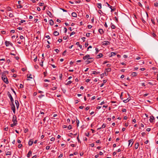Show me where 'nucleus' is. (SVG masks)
Returning a JSON list of instances; mask_svg holds the SVG:
<instances>
[{"instance_id":"nucleus-1","label":"nucleus","mask_w":158,"mask_h":158,"mask_svg":"<svg viewBox=\"0 0 158 158\" xmlns=\"http://www.w3.org/2000/svg\"><path fill=\"white\" fill-rule=\"evenodd\" d=\"M2 78L4 82L6 84H8L9 83L7 78L6 75L3 74L2 76Z\"/></svg>"},{"instance_id":"nucleus-2","label":"nucleus","mask_w":158,"mask_h":158,"mask_svg":"<svg viewBox=\"0 0 158 158\" xmlns=\"http://www.w3.org/2000/svg\"><path fill=\"white\" fill-rule=\"evenodd\" d=\"M11 109L13 110V113L15 114V105L14 103V102H11Z\"/></svg>"},{"instance_id":"nucleus-3","label":"nucleus","mask_w":158,"mask_h":158,"mask_svg":"<svg viewBox=\"0 0 158 158\" xmlns=\"http://www.w3.org/2000/svg\"><path fill=\"white\" fill-rule=\"evenodd\" d=\"M7 94L8 96L9 97V98L10 99L11 102L13 103V102H14V99H13L12 97V96L11 94L10 93V92L9 91H8L7 92Z\"/></svg>"},{"instance_id":"nucleus-4","label":"nucleus","mask_w":158,"mask_h":158,"mask_svg":"<svg viewBox=\"0 0 158 158\" xmlns=\"http://www.w3.org/2000/svg\"><path fill=\"white\" fill-rule=\"evenodd\" d=\"M93 58L90 57L89 58L87 59V60L85 61L87 64H88L91 62H92L93 61Z\"/></svg>"},{"instance_id":"nucleus-5","label":"nucleus","mask_w":158,"mask_h":158,"mask_svg":"<svg viewBox=\"0 0 158 158\" xmlns=\"http://www.w3.org/2000/svg\"><path fill=\"white\" fill-rule=\"evenodd\" d=\"M110 42L108 41H103L102 43V44L103 45H108L110 44Z\"/></svg>"},{"instance_id":"nucleus-6","label":"nucleus","mask_w":158,"mask_h":158,"mask_svg":"<svg viewBox=\"0 0 158 158\" xmlns=\"http://www.w3.org/2000/svg\"><path fill=\"white\" fill-rule=\"evenodd\" d=\"M15 103L16 106V108L17 109H18L19 106V103L18 101L17 100H15Z\"/></svg>"},{"instance_id":"nucleus-7","label":"nucleus","mask_w":158,"mask_h":158,"mask_svg":"<svg viewBox=\"0 0 158 158\" xmlns=\"http://www.w3.org/2000/svg\"><path fill=\"white\" fill-rule=\"evenodd\" d=\"M33 139H30L29 142H28V145L29 146H31L33 144Z\"/></svg>"},{"instance_id":"nucleus-8","label":"nucleus","mask_w":158,"mask_h":158,"mask_svg":"<svg viewBox=\"0 0 158 158\" xmlns=\"http://www.w3.org/2000/svg\"><path fill=\"white\" fill-rule=\"evenodd\" d=\"M12 121L13 122H17L16 117L15 115H14L13 117Z\"/></svg>"},{"instance_id":"nucleus-9","label":"nucleus","mask_w":158,"mask_h":158,"mask_svg":"<svg viewBox=\"0 0 158 158\" xmlns=\"http://www.w3.org/2000/svg\"><path fill=\"white\" fill-rule=\"evenodd\" d=\"M32 153V151L31 150H30L27 155V157H29L31 155Z\"/></svg>"},{"instance_id":"nucleus-10","label":"nucleus","mask_w":158,"mask_h":158,"mask_svg":"<svg viewBox=\"0 0 158 158\" xmlns=\"http://www.w3.org/2000/svg\"><path fill=\"white\" fill-rule=\"evenodd\" d=\"M154 119V117L152 116H150V119L149 121L151 123H152L153 122V120Z\"/></svg>"},{"instance_id":"nucleus-11","label":"nucleus","mask_w":158,"mask_h":158,"mask_svg":"<svg viewBox=\"0 0 158 158\" xmlns=\"http://www.w3.org/2000/svg\"><path fill=\"white\" fill-rule=\"evenodd\" d=\"M98 31L99 33L101 35L103 34L104 32L103 30L101 29H99Z\"/></svg>"},{"instance_id":"nucleus-12","label":"nucleus","mask_w":158,"mask_h":158,"mask_svg":"<svg viewBox=\"0 0 158 158\" xmlns=\"http://www.w3.org/2000/svg\"><path fill=\"white\" fill-rule=\"evenodd\" d=\"M90 56L89 55V54H87V55H86V56H84L83 57V59L84 60H86L87 59H88V58H89Z\"/></svg>"},{"instance_id":"nucleus-13","label":"nucleus","mask_w":158,"mask_h":158,"mask_svg":"<svg viewBox=\"0 0 158 158\" xmlns=\"http://www.w3.org/2000/svg\"><path fill=\"white\" fill-rule=\"evenodd\" d=\"M102 56H103V54L102 53H100L98 55H97V56H96V58L97 59H99V58H101V57H102Z\"/></svg>"},{"instance_id":"nucleus-14","label":"nucleus","mask_w":158,"mask_h":158,"mask_svg":"<svg viewBox=\"0 0 158 158\" xmlns=\"http://www.w3.org/2000/svg\"><path fill=\"white\" fill-rule=\"evenodd\" d=\"M54 23V22L52 19H50L49 20V24L50 25H53Z\"/></svg>"},{"instance_id":"nucleus-15","label":"nucleus","mask_w":158,"mask_h":158,"mask_svg":"<svg viewBox=\"0 0 158 158\" xmlns=\"http://www.w3.org/2000/svg\"><path fill=\"white\" fill-rule=\"evenodd\" d=\"M72 16L73 17H76L77 16V14L75 12H73L72 13Z\"/></svg>"},{"instance_id":"nucleus-16","label":"nucleus","mask_w":158,"mask_h":158,"mask_svg":"<svg viewBox=\"0 0 158 158\" xmlns=\"http://www.w3.org/2000/svg\"><path fill=\"white\" fill-rule=\"evenodd\" d=\"M97 7L99 8V9H101L102 8V4L101 3H97Z\"/></svg>"},{"instance_id":"nucleus-17","label":"nucleus","mask_w":158,"mask_h":158,"mask_svg":"<svg viewBox=\"0 0 158 158\" xmlns=\"http://www.w3.org/2000/svg\"><path fill=\"white\" fill-rule=\"evenodd\" d=\"M137 75V73L136 72H133L131 74V76L132 77L136 76Z\"/></svg>"},{"instance_id":"nucleus-18","label":"nucleus","mask_w":158,"mask_h":158,"mask_svg":"<svg viewBox=\"0 0 158 158\" xmlns=\"http://www.w3.org/2000/svg\"><path fill=\"white\" fill-rule=\"evenodd\" d=\"M54 34L55 36H57L59 35V33L56 31H55L54 32Z\"/></svg>"},{"instance_id":"nucleus-19","label":"nucleus","mask_w":158,"mask_h":158,"mask_svg":"<svg viewBox=\"0 0 158 158\" xmlns=\"http://www.w3.org/2000/svg\"><path fill=\"white\" fill-rule=\"evenodd\" d=\"M17 124V123L13 122V123L11 124H10V126L11 127H13L14 126H15Z\"/></svg>"},{"instance_id":"nucleus-20","label":"nucleus","mask_w":158,"mask_h":158,"mask_svg":"<svg viewBox=\"0 0 158 158\" xmlns=\"http://www.w3.org/2000/svg\"><path fill=\"white\" fill-rule=\"evenodd\" d=\"M139 146V144L138 143H136L135 145V149H137Z\"/></svg>"},{"instance_id":"nucleus-21","label":"nucleus","mask_w":158,"mask_h":158,"mask_svg":"<svg viewBox=\"0 0 158 158\" xmlns=\"http://www.w3.org/2000/svg\"><path fill=\"white\" fill-rule=\"evenodd\" d=\"M100 73V72H96V71H94L93 72V74H98Z\"/></svg>"},{"instance_id":"nucleus-22","label":"nucleus","mask_w":158,"mask_h":158,"mask_svg":"<svg viewBox=\"0 0 158 158\" xmlns=\"http://www.w3.org/2000/svg\"><path fill=\"white\" fill-rule=\"evenodd\" d=\"M111 27L112 29H114L115 28V26L112 23H111Z\"/></svg>"},{"instance_id":"nucleus-23","label":"nucleus","mask_w":158,"mask_h":158,"mask_svg":"<svg viewBox=\"0 0 158 158\" xmlns=\"http://www.w3.org/2000/svg\"><path fill=\"white\" fill-rule=\"evenodd\" d=\"M116 53L114 52H111V55L110 56V57H111L113 56H115L116 55Z\"/></svg>"},{"instance_id":"nucleus-24","label":"nucleus","mask_w":158,"mask_h":158,"mask_svg":"<svg viewBox=\"0 0 158 158\" xmlns=\"http://www.w3.org/2000/svg\"><path fill=\"white\" fill-rule=\"evenodd\" d=\"M6 10L7 11H11V8L10 7L8 6L6 8Z\"/></svg>"},{"instance_id":"nucleus-25","label":"nucleus","mask_w":158,"mask_h":158,"mask_svg":"<svg viewBox=\"0 0 158 158\" xmlns=\"http://www.w3.org/2000/svg\"><path fill=\"white\" fill-rule=\"evenodd\" d=\"M11 155V152H10L8 151L6 153V155Z\"/></svg>"},{"instance_id":"nucleus-26","label":"nucleus","mask_w":158,"mask_h":158,"mask_svg":"<svg viewBox=\"0 0 158 158\" xmlns=\"http://www.w3.org/2000/svg\"><path fill=\"white\" fill-rule=\"evenodd\" d=\"M5 43L6 45V46H8L9 45V44H10V42H8V41H6L5 42Z\"/></svg>"},{"instance_id":"nucleus-27","label":"nucleus","mask_w":158,"mask_h":158,"mask_svg":"<svg viewBox=\"0 0 158 158\" xmlns=\"http://www.w3.org/2000/svg\"><path fill=\"white\" fill-rule=\"evenodd\" d=\"M72 83V81H68L67 82V83L65 85H68L70 84H71Z\"/></svg>"},{"instance_id":"nucleus-28","label":"nucleus","mask_w":158,"mask_h":158,"mask_svg":"<svg viewBox=\"0 0 158 158\" xmlns=\"http://www.w3.org/2000/svg\"><path fill=\"white\" fill-rule=\"evenodd\" d=\"M133 140V139H131L130 140L128 141V142H129L128 146H130V145L131 144V143L132 142Z\"/></svg>"},{"instance_id":"nucleus-29","label":"nucleus","mask_w":158,"mask_h":158,"mask_svg":"<svg viewBox=\"0 0 158 158\" xmlns=\"http://www.w3.org/2000/svg\"><path fill=\"white\" fill-rule=\"evenodd\" d=\"M130 99H128V98H127V99L123 100V102H124L126 103L130 101Z\"/></svg>"},{"instance_id":"nucleus-30","label":"nucleus","mask_w":158,"mask_h":158,"mask_svg":"<svg viewBox=\"0 0 158 158\" xmlns=\"http://www.w3.org/2000/svg\"><path fill=\"white\" fill-rule=\"evenodd\" d=\"M76 122H77V126L78 127L79 126V120L77 119H76Z\"/></svg>"},{"instance_id":"nucleus-31","label":"nucleus","mask_w":158,"mask_h":158,"mask_svg":"<svg viewBox=\"0 0 158 158\" xmlns=\"http://www.w3.org/2000/svg\"><path fill=\"white\" fill-rule=\"evenodd\" d=\"M111 69L110 68H108L106 69V70L107 72H110L111 70Z\"/></svg>"},{"instance_id":"nucleus-32","label":"nucleus","mask_w":158,"mask_h":158,"mask_svg":"<svg viewBox=\"0 0 158 158\" xmlns=\"http://www.w3.org/2000/svg\"><path fill=\"white\" fill-rule=\"evenodd\" d=\"M106 5H107V6L109 7H110V9H111V7H112V6H110V4L107 2H106Z\"/></svg>"},{"instance_id":"nucleus-33","label":"nucleus","mask_w":158,"mask_h":158,"mask_svg":"<svg viewBox=\"0 0 158 158\" xmlns=\"http://www.w3.org/2000/svg\"><path fill=\"white\" fill-rule=\"evenodd\" d=\"M9 16L10 17V18H12V17H14V15H13V14L12 13H10L9 14Z\"/></svg>"},{"instance_id":"nucleus-34","label":"nucleus","mask_w":158,"mask_h":158,"mask_svg":"<svg viewBox=\"0 0 158 158\" xmlns=\"http://www.w3.org/2000/svg\"><path fill=\"white\" fill-rule=\"evenodd\" d=\"M48 15L49 16V17H52L51 16L52 15V13L50 11H48Z\"/></svg>"},{"instance_id":"nucleus-35","label":"nucleus","mask_w":158,"mask_h":158,"mask_svg":"<svg viewBox=\"0 0 158 158\" xmlns=\"http://www.w3.org/2000/svg\"><path fill=\"white\" fill-rule=\"evenodd\" d=\"M154 6L156 7L158 6V3L157 2H155L154 3Z\"/></svg>"},{"instance_id":"nucleus-36","label":"nucleus","mask_w":158,"mask_h":158,"mask_svg":"<svg viewBox=\"0 0 158 158\" xmlns=\"http://www.w3.org/2000/svg\"><path fill=\"white\" fill-rule=\"evenodd\" d=\"M39 5L40 6H43L44 5V3H42V2H40L39 3Z\"/></svg>"},{"instance_id":"nucleus-37","label":"nucleus","mask_w":158,"mask_h":158,"mask_svg":"<svg viewBox=\"0 0 158 158\" xmlns=\"http://www.w3.org/2000/svg\"><path fill=\"white\" fill-rule=\"evenodd\" d=\"M106 127V124L104 123H103V124L102 125L101 127L102 128H104Z\"/></svg>"},{"instance_id":"nucleus-38","label":"nucleus","mask_w":158,"mask_h":158,"mask_svg":"<svg viewBox=\"0 0 158 158\" xmlns=\"http://www.w3.org/2000/svg\"><path fill=\"white\" fill-rule=\"evenodd\" d=\"M72 128V126L71 125H69L68 126V128L69 130H70V129H71Z\"/></svg>"},{"instance_id":"nucleus-39","label":"nucleus","mask_w":158,"mask_h":158,"mask_svg":"<svg viewBox=\"0 0 158 158\" xmlns=\"http://www.w3.org/2000/svg\"><path fill=\"white\" fill-rule=\"evenodd\" d=\"M138 5H139L141 7H142L143 6L141 4V3L140 2H138Z\"/></svg>"},{"instance_id":"nucleus-40","label":"nucleus","mask_w":158,"mask_h":158,"mask_svg":"<svg viewBox=\"0 0 158 158\" xmlns=\"http://www.w3.org/2000/svg\"><path fill=\"white\" fill-rule=\"evenodd\" d=\"M66 52V50H65L62 53V55L64 56H65V53Z\"/></svg>"},{"instance_id":"nucleus-41","label":"nucleus","mask_w":158,"mask_h":158,"mask_svg":"<svg viewBox=\"0 0 158 158\" xmlns=\"http://www.w3.org/2000/svg\"><path fill=\"white\" fill-rule=\"evenodd\" d=\"M22 6H23L22 5H19L17 6V7L18 8H22Z\"/></svg>"},{"instance_id":"nucleus-42","label":"nucleus","mask_w":158,"mask_h":158,"mask_svg":"<svg viewBox=\"0 0 158 158\" xmlns=\"http://www.w3.org/2000/svg\"><path fill=\"white\" fill-rule=\"evenodd\" d=\"M62 73H61L60 75V80H62Z\"/></svg>"},{"instance_id":"nucleus-43","label":"nucleus","mask_w":158,"mask_h":158,"mask_svg":"<svg viewBox=\"0 0 158 158\" xmlns=\"http://www.w3.org/2000/svg\"><path fill=\"white\" fill-rule=\"evenodd\" d=\"M22 146V145L21 144H19L18 145V148H21Z\"/></svg>"},{"instance_id":"nucleus-44","label":"nucleus","mask_w":158,"mask_h":158,"mask_svg":"<svg viewBox=\"0 0 158 158\" xmlns=\"http://www.w3.org/2000/svg\"><path fill=\"white\" fill-rule=\"evenodd\" d=\"M28 129L27 128H26L24 130V132L25 133H26L27 132H28Z\"/></svg>"},{"instance_id":"nucleus-45","label":"nucleus","mask_w":158,"mask_h":158,"mask_svg":"<svg viewBox=\"0 0 158 158\" xmlns=\"http://www.w3.org/2000/svg\"><path fill=\"white\" fill-rule=\"evenodd\" d=\"M95 50H96V54H97L99 52V50H98V49L97 48H95Z\"/></svg>"},{"instance_id":"nucleus-46","label":"nucleus","mask_w":158,"mask_h":158,"mask_svg":"<svg viewBox=\"0 0 158 158\" xmlns=\"http://www.w3.org/2000/svg\"><path fill=\"white\" fill-rule=\"evenodd\" d=\"M54 51H56L57 53H58L59 52V50L57 49H54Z\"/></svg>"},{"instance_id":"nucleus-47","label":"nucleus","mask_w":158,"mask_h":158,"mask_svg":"<svg viewBox=\"0 0 158 158\" xmlns=\"http://www.w3.org/2000/svg\"><path fill=\"white\" fill-rule=\"evenodd\" d=\"M96 143H101V141L100 140H98L96 141Z\"/></svg>"},{"instance_id":"nucleus-48","label":"nucleus","mask_w":158,"mask_h":158,"mask_svg":"<svg viewBox=\"0 0 158 158\" xmlns=\"http://www.w3.org/2000/svg\"><path fill=\"white\" fill-rule=\"evenodd\" d=\"M31 74H30V75L28 76V75H27V78H32V77H31Z\"/></svg>"},{"instance_id":"nucleus-49","label":"nucleus","mask_w":158,"mask_h":158,"mask_svg":"<svg viewBox=\"0 0 158 158\" xmlns=\"http://www.w3.org/2000/svg\"><path fill=\"white\" fill-rule=\"evenodd\" d=\"M20 87L21 88H23V87H24V86H23V85H22V84H20Z\"/></svg>"},{"instance_id":"nucleus-50","label":"nucleus","mask_w":158,"mask_h":158,"mask_svg":"<svg viewBox=\"0 0 158 158\" xmlns=\"http://www.w3.org/2000/svg\"><path fill=\"white\" fill-rule=\"evenodd\" d=\"M57 88V87H54L52 89L54 90L56 89Z\"/></svg>"},{"instance_id":"nucleus-51","label":"nucleus","mask_w":158,"mask_h":158,"mask_svg":"<svg viewBox=\"0 0 158 158\" xmlns=\"http://www.w3.org/2000/svg\"><path fill=\"white\" fill-rule=\"evenodd\" d=\"M89 34H90V33H86V36L87 37H88L89 36Z\"/></svg>"},{"instance_id":"nucleus-52","label":"nucleus","mask_w":158,"mask_h":158,"mask_svg":"<svg viewBox=\"0 0 158 158\" xmlns=\"http://www.w3.org/2000/svg\"><path fill=\"white\" fill-rule=\"evenodd\" d=\"M44 96V95H43V94H41V95H40L39 96V97L40 98H41L42 97Z\"/></svg>"},{"instance_id":"nucleus-53","label":"nucleus","mask_w":158,"mask_h":158,"mask_svg":"<svg viewBox=\"0 0 158 158\" xmlns=\"http://www.w3.org/2000/svg\"><path fill=\"white\" fill-rule=\"evenodd\" d=\"M151 21H152V23L153 24H155V21H154V19H151Z\"/></svg>"},{"instance_id":"nucleus-54","label":"nucleus","mask_w":158,"mask_h":158,"mask_svg":"<svg viewBox=\"0 0 158 158\" xmlns=\"http://www.w3.org/2000/svg\"><path fill=\"white\" fill-rule=\"evenodd\" d=\"M75 34V32L74 31L72 32L71 33L70 35V36H71L72 35H74Z\"/></svg>"},{"instance_id":"nucleus-55","label":"nucleus","mask_w":158,"mask_h":158,"mask_svg":"<svg viewBox=\"0 0 158 158\" xmlns=\"http://www.w3.org/2000/svg\"><path fill=\"white\" fill-rule=\"evenodd\" d=\"M11 90L13 91V93H14V94L16 95V92L14 91V89L11 88Z\"/></svg>"},{"instance_id":"nucleus-56","label":"nucleus","mask_w":158,"mask_h":158,"mask_svg":"<svg viewBox=\"0 0 158 158\" xmlns=\"http://www.w3.org/2000/svg\"><path fill=\"white\" fill-rule=\"evenodd\" d=\"M85 135L87 136L88 137L89 135V132H87V133H85Z\"/></svg>"},{"instance_id":"nucleus-57","label":"nucleus","mask_w":158,"mask_h":158,"mask_svg":"<svg viewBox=\"0 0 158 158\" xmlns=\"http://www.w3.org/2000/svg\"><path fill=\"white\" fill-rule=\"evenodd\" d=\"M50 148V146H47L46 147V149H47V150H48V149H49Z\"/></svg>"},{"instance_id":"nucleus-58","label":"nucleus","mask_w":158,"mask_h":158,"mask_svg":"<svg viewBox=\"0 0 158 158\" xmlns=\"http://www.w3.org/2000/svg\"><path fill=\"white\" fill-rule=\"evenodd\" d=\"M43 61H42L40 64V66L42 67H43Z\"/></svg>"},{"instance_id":"nucleus-59","label":"nucleus","mask_w":158,"mask_h":158,"mask_svg":"<svg viewBox=\"0 0 158 158\" xmlns=\"http://www.w3.org/2000/svg\"><path fill=\"white\" fill-rule=\"evenodd\" d=\"M98 12L99 14H100V15H101V13H102V11L101 10H98Z\"/></svg>"},{"instance_id":"nucleus-60","label":"nucleus","mask_w":158,"mask_h":158,"mask_svg":"<svg viewBox=\"0 0 158 158\" xmlns=\"http://www.w3.org/2000/svg\"><path fill=\"white\" fill-rule=\"evenodd\" d=\"M17 29L20 30H23V28L21 27H18Z\"/></svg>"},{"instance_id":"nucleus-61","label":"nucleus","mask_w":158,"mask_h":158,"mask_svg":"<svg viewBox=\"0 0 158 158\" xmlns=\"http://www.w3.org/2000/svg\"><path fill=\"white\" fill-rule=\"evenodd\" d=\"M58 41L60 42V43L61 42H62V39H59L58 40Z\"/></svg>"},{"instance_id":"nucleus-62","label":"nucleus","mask_w":158,"mask_h":158,"mask_svg":"<svg viewBox=\"0 0 158 158\" xmlns=\"http://www.w3.org/2000/svg\"><path fill=\"white\" fill-rule=\"evenodd\" d=\"M55 139L54 138V137H52V138L51 139H50V140L51 141H53L55 140Z\"/></svg>"},{"instance_id":"nucleus-63","label":"nucleus","mask_w":158,"mask_h":158,"mask_svg":"<svg viewBox=\"0 0 158 158\" xmlns=\"http://www.w3.org/2000/svg\"><path fill=\"white\" fill-rule=\"evenodd\" d=\"M64 33H66L67 31V29L66 27H64Z\"/></svg>"},{"instance_id":"nucleus-64","label":"nucleus","mask_w":158,"mask_h":158,"mask_svg":"<svg viewBox=\"0 0 158 158\" xmlns=\"http://www.w3.org/2000/svg\"><path fill=\"white\" fill-rule=\"evenodd\" d=\"M17 141L18 143H21V141L19 139H17Z\"/></svg>"}]
</instances>
